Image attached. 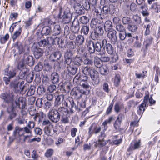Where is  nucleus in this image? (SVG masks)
<instances>
[{
	"label": "nucleus",
	"instance_id": "1",
	"mask_svg": "<svg viewBox=\"0 0 160 160\" xmlns=\"http://www.w3.org/2000/svg\"><path fill=\"white\" fill-rule=\"evenodd\" d=\"M14 95L12 92H9L8 94L3 93L1 94V98L4 101L7 102H12L13 105L15 104L16 107L19 108L23 109L25 107V99L22 97H17L14 101Z\"/></svg>",
	"mask_w": 160,
	"mask_h": 160
},
{
	"label": "nucleus",
	"instance_id": "2",
	"mask_svg": "<svg viewBox=\"0 0 160 160\" xmlns=\"http://www.w3.org/2000/svg\"><path fill=\"white\" fill-rule=\"evenodd\" d=\"M22 83V82L19 83L18 80H16L11 82L10 86L11 88L14 89L16 93H19L23 90L24 87Z\"/></svg>",
	"mask_w": 160,
	"mask_h": 160
},
{
	"label": "nucleus",
	"instance_id": "3",
	"mask_svg": "<svg viewBox=\"0 0 160 160\" xmlns=\"http://www.w3.org/2000/svg\"><path fill=\"white\" fill-rule=\"evenodd\" d=\"M103 33V30L100 27H97L94 29L91 34V37L92 39L98 40L100 36L102 35Z\"/></svg>",
	"mask_w": 160,
	"mask_h": 160
},
{
	"label": "nucleus",
	"instance_id": "4",
	"mask_svg": "<svg viewBox=\"0 0 160 160\" xmlns=\"http://www.w3.org/2000/svg\"><path fill=\"white\" fill-rule=\"evenodd\" d=\"M32 50L33 52L35 57L38 58L42 56L43 54L42 50L38 47V44L34 43L32 47Z\"/></svg>",
	"mask_w": 160,
	"mask_h": 160
},
{
	"label": "nucleus",
	"instance_id": "5",
	"mask_svg": "<svg viewBox=\"0 0 160 160\" xmlns=\"http://www.w3.org/2000/svg\"><path fill=\"white\" fill-rule=\"evenodd\" d=\"M50 122L48 119L44 118L43 120L42 124L43 125H47L49 124ZM50 125L47 127H45L44 129V131L45 133L44 135V137H46V139L48 140L49 139V136H50Z\"/></svg>",
	"mask_w": 160,
	"mask_h": 160
},
{
	"label": "nucleus",
	"instance_id": "6",
	"mask_svg": "<svg viewBox=\"0 0 160 160\" xmlns=\"http://www.w3.org/2000/svg\"><path fill=\"white\" fill-rule=\"evenodd\" d=\"M102 47L105 50H106L108 53L112 54L113 52V48L110 43H108L106 39H103L102 42Z\"/></svg>",
	"mask_w": 160,
	"mask_h": 160
},
{
	"label": "nucleus",
	"instance_id": "7",
	"mask_svg": "<svg viewBox=\"0 0 160 160\" xmlns=\"http://www.w3.org/2000/svg\"><path fill=\"white\" fill-rule=\"evenodd\" d=\"M92 80V83L94 86L97 85L99 82L98 72L94 69L90 75Z\"/></svg>",
	"mask_w": 160,
	"mask_h": 160
},
{
	"label": "nucleus",
	"instance_id": "8",
	"mask_svg": "<svg viewBox=\"0 0 160 160\" xmlns=\"http://www.w3.org/2000/svg\"><path fill=\"white\" fill-rule=\"evenodd\" d=\"M105 136L104 133L102 132L101 135L99 136L98 141L95 144V147L98 146L99 147H102L106 144L107 142L104 140Z\"/></svg>",
	"mask_w": 160,
	"mask_h": 160
},
{
	"label": "nucleus",
	"instance_id": "9",
	"mask_svg": "<svg viewBox=\"0 0 160 160\" xmlns=\"http://www.w3.org/2000/svg\"><path fill=\"white\" fill-rule=\"evenodd\" d=\"M101 128L100 126H96L94 124H92L89 128L88 134L90 136L92 135L93 133L97 134L101 131Z\"/></svg>",
	"mask_w": 160,
	"mask_h": 160
},
{
	"label": "nucleus",
	"instance_id": "10",
	"mask_svg": "<svg viewBox=\"0 0 160 160\" xmlns=\"http://www.w3.org/2000/svg\"><path fill=\"white\" fill-rule=\"evenodd\" d=\"M108 31V38L113 44H115L117 40L116 31L112 29Z\"/></svg>",
	"mask_w": 160,
	"mask_h": 160
},
{
	"label": "nucleus",
	"instance_id": "11",
	"mask_svg": "<svg viewBox=\"0 0 160 160\" xmlns=\"http://www.w3.org/2000/svg\"><path fill=\"white\" fill-rule=\"evenodd\" d=\"M25 63L22 61L19 62L18 65V68L21 70L19 73V76L22 75V77H25V73L28 71V69L25 67Z\"/></svg>",
	"mask_w": 160,
	"mask_h": 160
},
{
	"label": "nucleus",
	"instance_id": "12",
	"mask_svg": "<svg viewBox=\"0 0 160 160\" xmlns=\"http://www.w3.org/2000/svg\"><path fill=\"white\" fill-rule=\"evenodd\" d=\"M95 12L96 13L98 19H105L104 15L102 14V9L101 7L98 6L97 5L93 6Z\"/></svg>",
	"mask_w": 160,
	"mask_h": 160
},
{
	"label": "nucleus",
	"instance_id": "13",
	"mask_svg": "<svg viewBox=\"0 0 160 160\" xmlns=\"http://www.w3.org/2000/svg\"><path fill=\"white\" fill-rule=\"evenodd\" d=\"M74 8L76 11V12L79 14H81L84 13V10L83 8L82 7L80 4L75 2L74 0Z\"/></svg>",
	"mask_w": 160,
	"mask_h": 160
},
{
	"label": "nucleus",
	"instance_id": "14",
	"mask_svg": "<svg viewBox=\"0 0 160 160\" xmlns=\"http://www.w3.org/2000/svg\"><path fill=\"white\" fill-rule=\"evenodd\" d=\"M59 119V114L57 111L53 110L51 111V121L53 122H57Z\"/></svg>",
	"mask_w": 160,
	"mask_h": 160
},
{
	"label": "nucleus",
	"instance_id": "15",
	"mask_svg": "<svg viewBox=\"0 0 160 160\" xmlns=\"http://www.w3.org/2000/svg\"><path fill=\"white\" fill-rule=\"evenodd\" d=\"M23 61L25 63L28 64L29 66L33 65L34 64V62L33 60V58L30 55H28L25 54Z\"/></svg>",
	"mask_w": 160,
	"mask_h": 160
},
{
	"label": "nucleus",
	"instance_id": "16",
	"mask_svg": "<svg viewBox=\"0 0 160 160\" xmlns=\"http://www.w3.org/2000/svg\"><path fill=\"white\" fill-rule=\"evenodd\" d=\"M92 57L89 53H87L85 56V58L83 61L84 64L85 65H92L93 63Z\"/></svg>",
	"mask_w": 160,
	"mask_h": 160
},
{
	"label": "nucleus",
	"instance_id": "17",
	"mask_svg": "<svg viewBox=\"0 0 160 160\" xmlns=\"http://www.w3.org/2000/svg\"><path fill=\"white\" fill-rule=\"evenodd\" d=\"M14 46L15 48L18 50V53L19 54H21L24 50L23 46L20 42H16L14 44Z\"/></svg>",
	"mask_w": 160,
	"mask_h": 160
},
{
	"label": "nucleus",
	"instance_id": "18",
	"mask_svg": "<svg viewBox=\"0 0 160 160\" xmlns=\"http://www.w3.org/2000/svg\"><path fill=\"white\" fill-rule=\"evenodd\" d=\"M114 120V119L113 117H110L108 119L105 120L102 122V126L104 130L105 131L108 128L107 124H110Z\"/></svg>",
	"mask_w": 160,
	"mask_h": 160
},
{
	"label": "nucleus",
	"instance_id": "19",
	"mask_svg": "<svg viewBox=\"0 0 160 160\" xmlns=\"http://www.w3.org/2000/svg\"><path fill=\"white\" fill-rule=\"evenodd\" d=\"M94 69L89 66H86L82 70V72L86 75L90 76Z\"/></svg>",
	"mask_w": 160,
	"mask_h": 160
},
{
	"label": "nucleus",
	"instance_id": "20",
	"mask_svg": "<svg viewBox=\"0 0 160 160\" xmlns=\"http://www.w3.org/2000/svg\"><path fill=\"white\" fill-rule=\"evenodd\" d=\"M28 71L25 73V77H23L22 75L19 76V78L21 79H26V80L28 82H30L32 81L33 79V76L32 73H29L28 75Z\"/></svg>",
	"mask_w": 160,
	"mask_h": 160
},
{
	"label": "nucleus",
	"instance_id": "21",
	"mask_svg": "<svg viewBox=\"0 0 160 160\" xmlns=\"http://www.w3.org/2000/svg\"><path fill=\"white\" fill-rule=\"evenodd\" d=\"M58 94V93L56 92L53 94H51V96L52 97V99L54 97L55 98V103L57 105H58L61 103V97H62L61 96H59Z\"/></svg>",
	"mask_w": 160,
	"mask_h": 160
},
{
	"label": "nucleus",
	"instance_id": "22",
	"mask_svg": "<svg viewBox=\"0 0 160 160\" xmlns=\"http://www.w3.org/2000/svg\"><path fill=\"white\" fill-rule=\"evenodd\" d=\"M98 71L102 75H106L109 72L108 68L106 65H102L99 68Z\"/></svg>",
	"mask_w": 160,
	"mask_h": 160
},
{
	"label": "nucleus",
	"instance_id": "23",
	"mask_svg": "<svg viewBox=\"0 0 160 160\" xmlns=\"http://www.w3.org/2000/svg\"><path fill=\"white\" fill-rule=\"evenodd\" d=\"M140 146V140L135 142L134 144H131L129 147L128 151H129L130 150H134L138 149Z\"/></svg>",
	"mask_w": 160,
	"mask_h": 160
},
{
	"label": "nucleus",
	"instance_id": "24",
	"mask_svg": "<svg viewBox=\"0 0 160 160\" xmlns=\"http://www.w3.org/2000/svg\"><path fill=\"white\" fill-rule=\"evenodd\" d=\"M94 46V43L92 41H89L88 42V48L90 53H93L95 52V49Z\"/></svg>",
	"mask_w": 160,
	"mask_h": 160
},
{
	"label": "nucleus",
	"instance_id": "25",
	"mask_svg": "<svg viewBox=\"0 0 160 160\" xmlns=\"http://www.w3.org/2000/svg\"><path fill=\"white\" fill-rule=\"evenodd\" d=\"M132 33L128 32L126 37L127 41L129 44H132L135 39V37L132 35Z\"/></svg>",
	"mask_w": 160,
	"mask_h": 160
},
{
	"label": "nucleus",
	"instance_id": "26",
	"mask_svg": "<svg viewBox=\"0 0 160 160\" xmlns=\"http://www.w3.org/2000/svg\"><path fill=\"white\" fill-rule=\"evenodd\" d=\"M75 41L78 45H81L84 42V38L83 36L79 35L76 37Z\"/></svg>",
	"mask_w": 160,
	"mask_h": 160
},
{
	"label": "nucleus",
	"instance_id": "27",
	"mask_svg": "<svg viewBox=\"0 0 160 160\" xmlns=\"http://www.w3.org/2000/svg\"><path fill=\"white\" fill-rule=\"evenodd\" d=\"M73 62L74 65L79 66L82 63V60L81 58L76 57L73 59Z\"/></svg>",
	"mask_w": 160,
	"mask_h": 160
},
{
	"label": "nucleus",
	"instance_id": "28",
	"mask_svg": "<svg viewBox=\"0 0 160 160\" xmlns=\"http://www.w3.org/2000/svg\"><path fill=\"white\" fill-rule=\"evenodd\" d=\"M94 62L95 66L97 68H99L102 65L101 59L97 57H94Z\"/></svg>",
	"mask_w": 160,
	"mask_h": 160
},
{
	"label": "nucleus",
	"instance_id": "29",
	"mask_svg": "<svg viewBox=\"0 0 160 160\" xmlns=\"http://www.w3.org/2000/svg\"><path fill=\"white\" fill-rule=\"evenodd\" d=\"M146 105L145 103H142L137 108L138 113V114L140 115L145 110V108Z\"/></svg>",
	"mask_w": 160,
	"mask_h": 160
},
{
	"label": "nucleus",
	"instance_id": "30",
	"mask_svg": "<svg viewBox=\"0 0 160 160\" xmlns=\"http://www.w3.org/2000/svg\"><path fill=\"white\" fill-rule=\"evenodd\" d=\"M112 27V23L111 21H106L104 25V29L106 31H109Z\"/></svg>",
	"mask_w": 160,
	"mask_h": 160
},
{
	"label": "nucleus",
	"instance_id": "31",
	"mask_svg": "<svg viewBox=\"0 0 160 160\" xmlns=\"http://www.w3.org/2000/svg\"><path fill=\"white\" fill-rule=\"evenodd\" d=\"M37 116L38 118V122H42L43 119L46 117V115L44 114L42 111H40L37 113Z\"/></svg>",
	"mask_w": 160,
	"mask_h": 160
},
{
	"label": "nucleus",
	"instance_id": "32",
	"mask_svg": "<svg viewBox=\"0 0 160 160\" xmlns=\"http://www.w3.org/2000/svg\"><path fill=\"white\" fill-rule=\"evenodd\" d=\"M110 12V6L108 5L103 6L102 8V14H107Z\"/></svg>",
	"mask_w": 160,
	"mask_h": 160
},
{
	"label": "nucleus",
	"instance_id": "33",
	"mask_svg": "<svg viewBox=\"0 0 160 160\" xmlns=\"http://www.w3.org/2000/svg\"><path fill=\"white\" fill-rule=\"evenodd\" d=\"M152 38L151 37H148L145 40L144 44L145 46V48L147 49L152 43Z\"/></svg>",
	"mask_w": 160,
	"mask_h": 160
},
{
	"label": "nucleus",
	"instance_id": "34",
	"mask_svg": "<svg viewBox=\"0 0 160 160\" xmlns=\"http://www.w3.org/2000/svg\"><path fill=\"white\" fill-rule=\"evenodd\" d=\"M120 81V76L118 74H116L114 81V85L117 87L119 85Z\"/></svg>",
	"mask_w": 160,
	"mask_h": 160
},
{
	"label": "nucleus",
	"instance_id": "35",
	"mask_svg": "<svg viewBox=\"0 0 160 160\" xmlns=\"http://www.w3.org/2000/svg\"><path fill=\"white\" fill-rule=\"evenodd\" d=\"M51 76L52 82L53 83H56L58 81V77L57 73H52Z\"/></svg>",
	"mask_w": 160,
	"mask_h": 160
},
{
	"label": "nucleus",
	"instance_id": "36",
	"mask_svg": "<svg viewBox=\"0 0 160 160\" xmlns=\"http://www.w3.org/2000/svg\"><path fill=\"white\" fill-rule=\"evenodd\" d=\"M100 59L101 61L104 62H108L110 60V58L107 55L104 54H101V56Z\"/></svg>",
	"mask_w": 160,
	"mask_h": 160
},
{
	"label": "nucleus",
	"instance_id": "37",
	"mask_svg": "<svg viewBox=\"0 0 160 160\" xmlns=\"http://www.w3.org/2000/svg\"><path fill=\"white\" fill-rule=\"evenodd\" d=\"M94 46L95 50L98 52L101 51L102 46L101 42L98 41L96 42L95 44H94Z\"/></svg>",
	"mask_w": 160,
	"mask_h": 160
},
{
	"label": "nucleus",
	"instance_id": "38",
	"mask_svg": "<svg viewBox=\"0 0 160 160\" xmlns=\"http://www.w3.org/2000/svg\"><path fill=\"white\" fill-rule=\"evenodd\" d=\"M49 42V41L48 39L47 41L46 39H44L43 40H41L38 42V44L40 47H44L48 45Z\"/></svg>",
	"mask_w": 160,
	"mask_h": 160
},
{
	"label": "nucleus",
	"instance_id": "39",
	"mask_svg": "<svg viewBox=\"0 0 160 160\" xmlns=\"http://www.w3.org/2000/svg\"><path fill=\"white\" fill-rule=\"evenodd\" d=\"M6 69L5 71V75H7L10 78H12L16 75V73L14 70L10 71L8 72H6Z\"/></svg>",
	"mask_w": 160,
	"mask_h": 160
},
{
	"label": "nucleus",
	"instance_id": "40",
	"mask_svg": "<svg viewBox=\"0 0 160 160\" xmlns=\"http://www.w3.org/2000/svg\"><path fill=\"white\" fill-rule=\"evenodd\" d=\"M9 38L8 34H6L4 36L1 37L0 38V42L1 44H4Z\"/></svg>",
	"mask_w": 160,
	"mask_h": 160
},
{
	"label": "nucleus",
	"instance_id": "41",
	"mask_svg": "<svg viewBox=\"0 0 160 160\" xmlns=\"http://www.w3.org/2000/svg\"><path fill=\"white\" fill-rule=\"evenodd\" d=\"M128 32H120L119 34V37L120 39L122 41L124 40L125 38H126L127 36V34Z\"/></svg>",
	"mask_w": 160,
	"mask_h": 160
},
{
	"label": "nucleus",
	"instance_id": "42",
	"mask_svg": "<svg viewBox=\"0 0 160 160\" xmlns=\"http://www.w3.org/2000/svg\"><path fill=\"white\" fill-rule=\"evenodd\" d=\"M128 28L130 31L134 32L137 30V27L135 25L130 23L128 24Z\"/></svg>",
	"mask_w": 160,
	"mask_h": 160
},
{
	"label": "nucleus",
	"instance_id": "43",
	"mask_svg": "<svg viewBox=\"0 0 160 160\" xmlns=\"http://www.w3.org/2000/svg\"><path fill=\"white\" fill-rule=\"evenodd\" d=\"M18 16V13L15 12H12L10 15L9 19V20L10 19L12 20L17 19Z\"/></svg>",
	"mask_w": 160,
	"mask_h": 160
},
{
	"label": "nucleus",
	"instance_id": "44",
	"mask_svg": "<svg viewBox=\"0 0 160 160\" xmlns=\"http://www.w3.org/2000/svg\"><path fill=\"white\" fill-rule=\"evenodd\" d=\"M50 95L49 94H48L47 96V98L48 100L49 101H47L45 103V105H44V107L45 109L47 111L50 108V99H49Z\"/></svg>",
	"mask_w": 160,
	"mask_h": 160
},
{
	"label": "nucleus",
	"instance_id": "45",
	"mask_svg": "<svg viewBox=\"0 0 160 160\" xmlns=\"http://www.w3.org/2000/svg\"><path fill=\"white\" fill-rule=\"evenodd\" d=\"M85 91H84L80 92L79 90H77L76 91L73 92V94H74L75 96L79 98L82 97V94H85Z\"/></svg>",
	"mask_w": 160,
	"mask_h": 160
},
{
	"label": "nucleus",
	"instance_id": "46",
	"mask_svg": "<svg viewBox=\"0 0 160 160\" xmlns=\"http://www.w3.org/2000/svg\"><path fill=\"white\" fill-rule=\"evenodd\" d=\"M21 30L19 29V30L16 31L13 34L12 38L13 40L16 39L21 34Z\"/></svg>",
	"mask_w": 160,
	"mask_h": 160
},
{
	"label": "nucleus",
	"instance_id": "47",
	"mask_svg": "<svg viewBox=\"0 0 160 160\" xmlns=\"http://www.w3.org/2000/svg\"><path fill=\"white\" fill-rule=\"evenodd\" d=\"M22 130V128H20L18 127H16L15 130L13 132V135L15 137V138H16L17 134V133H18V134L19 136H20L19 133L20 131H21Z\"/></svg>",
	"mask_w": 160,
	"mask_h": 160
},
{
	"label": "nucleus",
	"instance_id": "48",
	"mask_svg": "<svg viewBox=\"0 0 160 160\" xmlns=\"http://www.w3.org/2000/svg\"><path fill=\"white\" fill-rule=\"evenodd\" d=\"M89 28L87 26H83L81 29L82 33L85 35H87L89 31Z\"/></svg>",
	"mask_w": 160,
	"mask_h": 160
},
{
	"label": "nucleus",
	"instance_id": "49",
	"mask_svg": "<svg viewBox=\"0 0 160 160\" xmlns=\"http://www.w3.org/2000/svg\"><path fill=\"white\" fill-rule=\"evenodd\" d=\"M53 32L54 34L55 35H58L60 33V27L59 25H55L53 28Z\"/></svg>",
	"mask_w": 160,
	"mask_h": 160
},
{
	"label": "nucleus",
	"instance_id": "50",
	"mask_svg": "<svg viewBox=\"0 0 160 160\" xmlns=\"http://www.w3.org/2000/svg\"><path fill=\"white\" fill-rule=\"evenodd\" d=\"M51 56L52 57L53 56L57 59H59L61 56V54L59 51H57L54 52V53L51 55Z\"/></svg>",
	"mask_w": 160,
	"mask_h": 160
},
{
	"label": "nucleus",
	"instance_id": "51",
	"mask_svg": "<svg viewBox=\"0 0 160 160\" xmlns=\"http://www.w3.org/2000/svg\"><path fill=\"white\" fill-rule=\"evenodd\" d=\"M121 122L116 120L114 124V127L116 130H118L120 128Z\"/></svg>",
	"mask_w": 160,
	"mask_h": 160
},
{
	"label": "nucleus",
	"instance_id": "52",
	"mask_svg": "<svg viewBox=\"0 0 160 160\" xmlns=\"http://www.w3.org/2000/svg\"><path fill=\"white\" fill-rule=\"evenodd\" d=\"M42 66L41 63L39 62L35 67V70L36 71L38 72L42 70Z\"/></svg>",
	"mask_w": 160,
	"mask_h": 160
},
{
	"label": "nucleus",
	"instance_id": "53",
	"mask_svg": "<svg viewBox=\"0 0 160 160\" xmlns=\"http://www.w3.org/2000/svg\"><path fill=\"white\" fill-rule=\"evenodd\" d=\"M116 29L120 32H123L125 30L124 27L121 24H118L116 26Z\"/></svg>",
	"mask_w": 160,
	"mask_h": 160
},
{
	"label": "nucleus",
	"instance_id": "54",
	"mask_svg": "<svg viewBox=\"0 0 160 160\" xmlns=\"http://www.w3.org/2000/svg\"><path fill=\"white\" fill-rule=\"evenodd\" d=\"M128 7L130 8V10L131 11H134L137 8V5L134 3H132L130 7Z\"/></svg>",
	"mask_w": 160,
	"mask_h": 160
},
{
	"label": "nucleus",
	"instance_id": "55",
	"mask_svg": "<svg viewBox=\"0 0 160 160\" xmlns=\"http://www.w3.org/2000/svg\"><path fill=\"white\" fill-rule=\"evenodd\" d=\"M32 5V1L30 0L26 2L25 3V7L27 9L30 8Z\"/></svg>",
	"mask_w": 160,
	"mask_h": 160
},
{
	"label": "nucleus",
	"instance_id": "56",
	"mask_svg": "<svg viewBox=\"0 0 160 160\" xmlns=\"http://www.w3.org/2000/svg\"><path fill=\"white\" fill-rule=\"evenodd\" d=\"M52 40V44H59V39L57 37H56L55 38H53L51 37V41Z\"/></svg>",
	"mask_w": 160,
	"mask_h": 160
},
{
	"label": "nucleus",
	"instance_id": "57",
	"mask_svg": "<svg viewBox=\"0 0 160 160\" xmlns=\"http://www.w3.org/2000/svg\"><path fill=\"white\" fill-rule=\"evenodd\" d=\"M44 66L46 70L49 71L50 70V65L49 63L47 61H44Z\"/></svg>",
	"mask_w": 160,
	"mask_h": 160
},
{
	"label": "nucleus",
	"instance_id": "58",
	"mask_svg": "<svg viewBox=\"0 0 160 160\" xmlns=\"http://www.w3.org/2000/svg\"><path fill=\"white\" fill-rule=\"evenodd\" d=\"M79 30V27L72 26V31L75 34L77 33Z\"/></svg>",
	"mask_w": 160,
	"mask_h": 160
},
{
	"label": "nucleus",
	"instance_id": "59",
	"mask_svg": "<svg viewBox=\"0 0 160 160\" xmlns=\"http://www.w3.org/2000/svg\"><path fill=\"white\" fill-rule=\"evenodd\" d=\"M36 104L38 107H40L42 105V99L41 98H38Z\"/></svg>",
	"mask_w": 160,
	"mask_h": 160
},
{
	"label": "nucleus",
	"instance_id": "60",
	"mask_svg": "<svg viewBox=\"0 0 160 160\" xmlns=\"http://www.w3.org/2000/svg\"><path fill=\"white\" fill-rule=\"evenodd\" d=\"M77 130L76 128H73L71 130V136L74 137L76 136V132H77Z\"/></svg>",
	"mask_w": 160,
	"mask_h": 160
},
{
	"label": "nucleus",
	"instance_id": "61",
	"mask_svg": "<svg viewBox=\"0 0 160 160\" xmlns=\"http://www.w3.org/2000/svg\"><path fill=\"white\" fill-rule=\"evenodd\" d=\"M103 89L105 92H109L108 85V83H105L103 85Z\"/></svg>",
	"mask_w": 160,
	"mask_h": 160
},
{
	"label": "nucleus",
	"instance_id": "62",
	"mask_svg": "<svg viewBox=\"0 0 160 160\" xmlns=\"http://www.w3.org/2000/svg\"><path fill=\"white\" fill-rule=\"evenodd\" d=\"M72 52L70 51H68L65 54V58H72Z\"/></svg>",
	"mask_w": 160,
	"mask_h": 160
},
{
	"label": "nucleus",
	"instance_id": "63",
	"mask_svg": "<svg viewBox=\"0 0 160 160\" xmlns=\"http://www.w3.org/2000/svg\"><path fill=\"white\" fill-rule=\"evenodd\" d=\"M91 149V145L90 144H85L83 145V149L84 150H90Z\"/></svg>",
	"mask_w": 160,
	"mask_h": 160
},
{
	"label": "nucleus",
	"instance_id": "64",
	"mask_svg": "<svg viewBox=\"0 0 160 160\" xmlns=\"http://www.w3.org/2000/svg\"><path fill=\"white\" fill-rule=\"evenodd\" d=\"M127 53L128 56L129 57H131L133 55V53L132 51V49H129L127 50Z\"/></svg>",
	"mask_w": 160,
	"mask_h": 160
}]
</instances>
